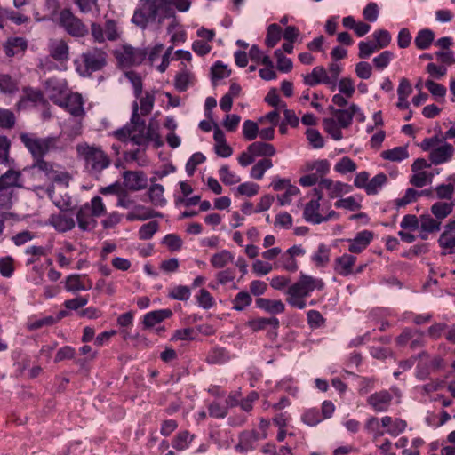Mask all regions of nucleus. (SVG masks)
Here are the masks:
<instances>
[{
    "label": "nucleus",
    "instance_id": "nucleus-27",
    "mask_svg": "<svg viewBox=\"0 0 455 455\" xmlns=\"http://www.w3.org/2000/svg\"><path fill=\"white\" fill-rule=\"evenodd\" d=\"M248 149L255 157L268 158L275 156L276 153L272 144L263 141H256L250 144Z\"/></svg>",
    "mask_w": 455,
    "mask_h": 455
},
{
    "label": "nucleus",
    "instance_id": "nucleus-11",
    "mask_svg": "<svg viewBox=\"0 0 455 455\" xmlns=\"http://www.w3.org/2000/svg\"><path fill=\"white\" fill-rule=\"evenodd\" d=\"M393 400L392 394L387 390H380L368 396L367 403L376 412H384L388 410Z\"/></svg>",
    "mask_w": 455,
    "mask_h": 455
},
{
    "label": "nucleus",
    "instance_id": "nucleus-5",
    "mask_svg": "<svg viewBox=\"0 0 455 455\" xmlns=\"http://www.w3.org/2000/svg\"><path fill=\"white\" fill-rule=\"evenodd\" d=\"M20 139L32 155L34 161L44 158L51 150L56 149L59 143L58 137L40 138L34 133H21Z\"/></svg>",
    "mask_w": 455,
    "mask_h": 455
},
{
    "label": "nucleus",
    "instance_id": "nucleus-50",
    "mask_svg": "<svg viewBox=\"0 0 455 455\" xmlns=\"http://www.w3.org/2000/svg\"><path fill=\"white\" fill-rule=\"evenodd\" d=\"M312 260L318 267L325 266L330 260V250L324 244H320L316 252L313 255Z\"/></svg>",
    "mask_w": 455,
    "mask_h": 455
},
{
    "label": "nucleus",
    "instance_id": "nucleus-45",
    "mask_svg": "<svg viewBox=\"0 0 455 455\" xmlns=\"http://www.w3.org/2000/svg\"><path fill=\"white\" fill-rule=\"evenodd\" d=\"M139 99H140V108L141 115L142 116L148 115L154 108L155 100H156L155 92H146L145 94L143 96L141 94Z\"/></svg>",
    "mask_w": 455,
    "mask_h": 455
},
{
    "label": "nucleus",
    "instance_id": "nucleus-42",
    "mask_svg": "<svg viewBox=\"0 0 455 455\" xmlns=\"http://www.w3.org/2000/svg\"><path fill=\"white\" fill-rule=\"evenodd\" d=\"M282 36V28L276 23L268 26L266 36V44L269 48H273L277 44Z\"/></svg>",
    "mask_w": 455,
    "mask_h": 455
},
{
    "label": "nucleus",
    "instance_id": "nucleus-32",
    "mask_svg": "<svg viewBox=\"0 0 455 455\" xmlns=\"http://www.w3.org/2000/svg\"><path fill=\"white\" fill-rule=\"evenodd\" d=\"M381 157L392 162H400L409 157L407 147L400 146L381 152Z\"/></svg>",
    "mask_w": 455,
    "mask_h": 455
},
{
    "label": "nucleus",
    "instance_id": "nucleus-9",
    "mask_svg": "<svg viewBox=\"0 0 455 455\" xmlns=\"http://www.w3.org/2000/svg\"><path fill=\"white\" fill-rule=\"evenodd\" d=\"M419 362L417 366V378L424 380L431 373L443 368V360L441 356H430L427 353L422 352L419 355Z\"/></svg>",
    "mask_w": 455,
    "mask_h": 455
},
{
    "label": "nucleus",
    "instance_id": "nucleus-6",
    "mask_svg": "<svg viewBox=\"0 0 455 455\" xmlns=\"http://www.w3.org/2000/svg\"><path fill=\"white\" fill-rule=\"evenodd\" d=\"M303 218L307 222L316 225L331 220H337L339 213L329 208L325 211L318 200H310L305 204Z\"/></svg>",
    "mask_w": 455,
    "mask_h": 455
},
{
    "label": "nucleus",
    "instance_id": "nucleus-19",
    "mask_svg": "<svg viewBox=\"0 0 455 455\" xmlns=\"http://www.w3.org/2000/svg\"><path fill=\"white\" fill-rule=\"evenodd\" d=\"M319 188L327 190L330 198L339 197L343 194L349 193L352 189L350 185L340 181L334 182L331 179H322L319 181Z\"/></svg>",
    "mask_w": 455,
    "mask_h": 455
},
{
    "label": "nucleus",
    "instance_id": "nucleus-21",
    "mask_svg": "<svg viewBox=\"0 0 455 455\" xmlns=\"http://www.w3.org/2000/svg\"><path fill=\"white\" fill-rule=\"evenodd\" d=\"M161 216L162 215L160 212H157L145 205L136 204L133 209L127 213L126 220L128 221L146 220L151 218Z\"/></svg>",
    "mask_w": 455,
    "mask_h": 455
},
{
    "label": "nucleus",
    "instance_id": "nucleus-2",
    "mask_svg": "<svg viewBox=\"0 0 455 455\" xmlns=\"http://www.w3.org/2000/svg\"><path fill=\"white\" fill-rule=\"evenodd\" d=\"M164 9L160 0H140L131 20L143 30L151 25L160 26L164 20L171 18Z\"/></svg>",
    "mask_w": 455,
    "mask_h": 455
},
{
    "label": "nucleus",
    "instance_id": "nucleus-38",
    "mask_svg": "<svg viewBox=\"0 0 455 455\" xmlns=\"http://www.w3.org/2000/svg\"><path fill=\"white\" fill-rule=\"evenodd\" d=\"M441 224L440 220L429 214H424L419 217V229L425 232H438L441 229Z\"/></svg>",
    "mask_w": 455,
    "mask_h": 455
},
{
    "label": "nucleus",
    "instance_id": "nucleus-7",
    "mask_svg": "<svg viewBox=\"0 0 455 455\" xmlns=\"http://www.w3.org/2000/svg\"><path fill=\"white\" fill-rule=\"evenodd\" d=\"M60 26L71 36L80 38L88 34V28L69 9H63L59 16Z\"/></svg>",
    "mask_w": 455,
    "mask_h": 455
},
{
    "label": "nucleus",
    "instance_id": "nucleus-33",
    "mask_svg": "<svg viewBox=\"0 0 455 455\" xmlns=\"http://www.w3.org/2000/svg\"><path fill=\"white\" fill-rule=\"evenodd\" d=\"M19 91L18 82L8 74H0V92L12 95Z\"/></svg>",
    "mask_w": 455,
    "mask_h": 455
},
{
    "label": "nucleus",
    "instance_id": "nucleus-30",
    "mask_svg": "<svg viewBox=\"0 0 455 455\" xmlns=\"http://www.w3.org/2000/svg\"><path fill=\"white\" fill-rule=\"evenodd\" d=\"M246 325L253 331H259L261 330H265L267 326L270 325L273 329L277 330L279 328V320L273 316V317H259L249 320L246 323Z\"/></svg>",
    "mask_w": 455,
    "mask_h": 455
},
{
    "label": "nucleus",
    "instance_id": "nucleus-8",
    "mask_svg": "<svg viewBox=\"0 0 455 455\" xmlns=\"http://www.w3.org/2000/svg\"><path fill=\"white\" fill-rule=\"evenodd\" d=\"M148 55V50L123 45L116 50L115 56L119 64L124 68L141 64Z\"/></svg>",
    "mask_w": 455,
    "mask_h": 455
},
{
    "label": "nucleus",
    "instance_id": "nucleus-59",
    "mask_svg": "<svg viewBox=\"0 0 455 455\" xmlns=\"http://www.w3.org/2000/svg\"><path fill=\"white\" fill-rule=\"evenodd\" d=\"M209 415L214 419H224L228 413L227 405H221L218 402H212L208 405Z\"/></svg>",
    "mask_w": 455,
    "mask_h": 455
},
{
    "label": "nucleus",
    "instance_id": "nucleus-25",
    "mask_svg": "<svg viewBox=\"0 0 455 455\" xmlns=\"http://www.w3.org/2000/svg\"><path fill=\"white\" fill-rule=\"evenodd\" d=\"M303 82L308 86L323 84L328 86L327 70L323 66H316L312 72L303 76Z\"/></svg>",
    "mask_w": 455,
    "mask_h": 455
},
{
    "label": "nucleus",
    "instance_id": "nucleus-26",
    "mask_svg": "<svg viewBox=\"0 0 455 455\" xmlns=\"http://www.w3.org/2000/svg\"><path fill=\"white\" fill-rule=\"evenodd\" d=\"M65 288L68 291H87L92 288V282L83 280L79 275H70L66 279Z\"/></svg>",
    "mask_w": 455,
    "mask_h": 455
},
{
    "label": "nucleus",
    "instance_id": "nucleus-44",
    "mask_svg": "<svg viewBox=\"0 0 455 455\" xmlns=\"http://www.w3.org/2000/svg\"><path fill=\"white\" fill-rule=\"evenodd\" d=\"M252 302V299L249 292L240 291L232 300V308L235 311H243Z\"/></svg>",
    "mask_w": 455,
    "mask_h": 455
},
{
    "label": "nucleus",
    "instance_id": "nucleus-40",
    "mask_svg": "<svg viewBox=\"0 0 455 455\" xmlns=\"http://www.w3.org/2000/svg\"><path fill=\"white\" fill-rule=\"evenodd\" d=\"M434 32L430 29L426 28L420 30L418 33L414 43L418 49L426 50L431 45L432 42L434 41Z\"/></svg>",
    "mask_w": 455,
    "mask_h": 455
},
{
    "label": "nucleus",
    "instance_id": "nucleus-47",
    "mask_svg": "<svg viewBox=\"0 0 455 455\" xmlns=\"http://www.w3.org/2000/svg\"><path fill=\"white\" fill-rule=\"evenodd\" d=\"M47 194L52 203L61 211H65L70 206L71 200L69 196H57L53 186H50L47 188Z\"/></svg>",
    "mask_w": 455,
    "mask_h": 455
},
{
    "label": "nucleus",
    "instance_id": "nucleus-51",
    "mask_svg": "<svg viewBox=\"0 0 455 455\" xmlns=\"http://www.w3.org/2000/svg\"><path fill=\"white\" fill-rule=\"evenodd\" d=\"M433 174L427 172H413L410 178V183L417 188H423L432 181Z\"/></svg>",
    "mask_w": 455,
    "mask_h": 455
},
{
    "label": "nucleus",
    "instance_id": "nucleus-22",
    "mask_svg": "<svg viewBox=\"0 0 455 455\" xmlns=\"http://www.w3.org/2000/svg\"><path fill=\"white\" fill-rule=\"evenodd\" d=\"M355 261V256L345 253L335 259L334 270L340 275L347 276L353 273V267Z\"/></svg>",
    "mask_w": 455,
    "mask_h": 455
},
{
    "label": "nucleus",
    "instance_id": "nucleus-58",
    "mask_svg": "<svg viewBox=\"0 0 455 455\" xmlns=\"http://www.w3.org/2000/svg\"><path fill=\"white\" fill-rule=\"evenodd\" d=\"M16 118L10 109L0 108V127L12 129L15 125Z\"/></svg>",
    "mask_w": 455,
    "mask_h": 455
},
{
    "label": "nucleus",
    "instance_id": "nucleus-3",
    "mask_svg": "<svg viewBox=\"0 0 455 455\" xmlns=\"http://www.w3.org/2000/svg\"><path fill=\"white\" fill-rule=\"evenodd\" d=\"M79 158L84 162V166L92 175H99L111 164V159L100 146L82 142L76 147Z\"/></svg>",
    "mask_w": 455,
    "mask_h": 455
},
{
    "label": "nucleus",
    "instance_id": "nucleus-41",
    "mask_svg": "<svg viewBox=\"0 0 455 455\" xmlns=\"http://www.w3.org/2000/svg\"><path fill=\"white\" fill-rule=\"evenodd\" d=\"M327 70V82L328 87L331 91H335L337 88V82L339 80V76L341 73V66L337 62H331L328 66Z\"/></svg>",
    "mask_w": 455,
    "mask_h": 455
},
{
    "label": "nucleus",
    "instance_id": "nucleus-61",
    "mask_svg": "<svg viewBox=\"0 0 455 455\" xmlns=\"http://www.w3.org/2000/svg\"><path fill=\"white\" fill-rule=\"evenodd\" d=\"M275 56L277 59V68L279 71L287 73L292 69L291 60L284 56L280 49L275 51Z\"/></svg>",
    "mask_w": 455,
    "mask_h": 455
},
{
    "label": "nucleus",
    "instance_id": "nucleus-10",
    "mask_svg": "<svg viewBox=\"0 0 455 455\" xmlns=\"http://www.w3.org/2000/svg\"><path fill=\"white\" fill-rule=\"evenodd\" d=\"M56 105L65 108L75 117H83L85 114L84 100L79 93H68L63 99L56 101Z\"/></svg>",
    "mask_w": 455,
    "mask_h": 455
},
{
    "label": "nucleus",
    "instance_id": "nucleus-43",
    "mask_svg": "<svg viewBox=\"0 0 455 455\" xmlns=\"http://www.w3.org/2000/svg\"><path fill=\"white\" fill-rule=\"evenodd\" d=\"M422 194L423 192L409 188L403 197L395 200V205L397 209L405 207L407 204L415 202Z\"/></svg>",
    "mask_w": 455,
    "mask_h": 455
},
{
    "label": "nucleus",
    "instance_id": "nucleus-16",
    "mask_svg": "<svg viewBox=\"0 0 455 455\" xmlns=\"http://www.w3.org/2000/svg\"><path fill=\"white\" fill-rule=\"evenodd\" d=\"M373 239V233L369 230H363L356 234L353 239H347V250L351 253H361L364 251Z\"/></svg>",
    "mask_w": 455,
    "mask_h": 455
},
{
    "label": "nucleus",
    "instance_id": "nucleus-18",
    "mask_svg": "<svg viewBox=\"0 0 455 455\" xmlns=\"http://www.w3.org/2000/svg\"><path fill=\"white\" fill-rule=\"evenodd\" d=\"M49 223L60 233L72 230L76 226L74 218L67 212L62 211L58 214H52L49 219Z\"/></svg>",
    "mask_w": 455,
    "mask_h": 455
},
{
    "label": "nucleus",
    "instance_id": "nucleus-53",
    "mask_svg": "<svg viewBox=\"0 0 455 455\" xmlns=\"http://www.w3.org/2000/svg\"><path fill=\"white\" fill-rule=\"evenodd\" d=\"M356 167V164L351 158L344 156L335 164L334 169L339 173L346 174L355 172Z\"/></svg>",
    "mask_w": 455,
    "mask_h": 455
},
{
    "label": "nucleus",
    "instance_id": "nucleus-35",
    "mask_svg": "<svg viewBox=\"0 0 455 455\" xmlns=\"http://www.w3.org/2000/svg\"><path fill=\"white\" fill-rule=\"evenodd\" d=\"M164 188L161 184H152L148 191L149 201L156 206H164L166 204V199L164 196Z\"/></svg>",
    "mask_w": 455,
    "mask_h": 455
},
{
    "label": "nucleus",
    "instance_id": "nucleus-63",
    "mask_svg": "<svg viewBox=\"0 0 455 455\" xmlns=\"http://www.w3.org/2000/svg\"><path fill=\"white\" fill-rule=\"evenodd\" d=\"M243 134L247 140H252L259 134V126L257 123L251 120H246L243 125Z\"/></svg>",
    "mask_w": 455,
    "mask_h": 455
},
{
    "label": "nucleus",
    "instance_id": "nucleus-13",
    "mask_svg": "<svg viewBox=\"0 0 455 455\" xmlns=\"http://www.w3.org/2000/svg\"><path fill=\"white\" fill-rule=\"evenodd\" d=\"M123 178L124 187L131 191H139L147 188V176L141 171H125Z\"/></svg>",
    "mask_w": 455,
    "mask_h": 455
},
{
    "label": "nucleus",
    "instance_id": "nucleus-17",
    "mask_svg": "<svg viewBox=\"0 0 455 455\" xmlns=\"http://www.w3.org/2000/svg\"><path fill=\"white\" fill-rule=\"evenodd\" d=\"M44 85L49 98L55 104L68 93L66 83L57 78L47 79Z\"/></svg>",
    "mask_w": 455,
    "mask_h": 455
},
{
    "label": "nucleus",
    "instance_id": "nucleus-46",
    "mask_svg": "<svg viewBox=\"0 0 455 455\" xmlns=\"http://www.w3.org/2000/svg\"><path fill=\"white\" fill-rule=\"evenodd\" d=\"M387 176L380 172L375 175L370 181L366 188V193L368 195H375L379 190L387 183Z\"/></svg>",
    "mask_w": 455,
    "mask_h": 455
},
{
    "label": "nucleus",
    "instance_id": "nucleus-37",
    "mask_svg": "<svg viewBox=\"0 0 455 455\" xmlns=\"http://www.w3.org/2000/svg\"><path fill=\"white\" fill-rule=\"evenodd\" d=\"M323 126L324 131L334 140H340L343 138L341 126L339 123L331 117L324 118L323 120Z\"/></svg>",
    "mask_w": 455,
    "mask_h": 455
},
{
    "label": "nucleus",
    "instance_id": "nucleus-60",
    "mask_svg": "<svg viewBox=\"0 0 455 455\" xmlns=\"http://www.w3.org/2000/svg\"><path fill=\"white\" fill-rule=\"evenodd\" d=\"M373 40L377 44V46L380 49L385 48L389 45L391 42V35L386 29H379L376 30L372 34Z\"/></svg>",
    "mask_w": 455,
    "mask_h": 455
},
{
    "label": "nucleus",
    "instance_id": "nucleus-34",
    "mask_svg": "<svg viewBox=\"0 0 455 455\" xmlns=\"http://www.w3.org/2000/svg\"><path fill=\"white\" fill-rule=\"evenodd\" d=\"M194 439V435L188 430L179 432L172 441V446L177 451H184L188 448Z\"/></svg>",
    "mask_w": 455,
    "mask_h": 455
},
{
    "label": "nucleus",
    "instance_id": "nucleus-23",
    "mask_svg": "<svg viewBox=\"0 0 455 455\" xmlns=\"http://www.w3.org/2000/svg\"><path fill=\"white\" fill-rule=\"evenodd\" d=\"M255 302L258 308L271 315L282 314L285 311V305L281 299L258 298Z\"/></svg>",
    "mask_w": 455,
    "mask_h": 455
},
{
    "label": "nucleus",
    "instance_id": "nucleus-39",
    "mask_svg": "<svg viewBox=\"0 0 455 455\" xmlns=\"http://www.w3.org/2000/svg\"><path fill=\"white\" fill-rule=\"evenodd\" d=\"M233 254L229 251L223 250L218 253L213 254L210 262L214 268H223L228 263L233 262Z\"/></svg>",
    "mask_w": 455,
    "mask_h": 455
},
{
    "label": "nucleus",
    "instance_id": "nucleus-48",
    "mask_svg": "<svg viewBox=\"0 0 455 455\" xmlns=\"http://www.w3.org/2000/svg\"><path fill=\"white\" fill-rule=\"evenodd\" d=\"M219 176L220 180L226 185H233L240 182L241 178L231 172L228 165H223L219 170Z\"/></svg>",
    "mask_w": 455,
    "mask_h": 455
},
{
    "label": "nucleus",
    "instance_id": "nucleus-57",
    "mask_svg": "<svg viewBox=\"0 0 455 455\" xmlns=\"http://www.w3.org/2000/svg\"><path fill=\"white\" fill-rule=\"evenodd\" d=\"M158 230V223L156 221H149L142 225L139 229V237L141 240H148Z\"/></svg>",
    "mask_w": 455,
    "mask_h": 455
},
{
    "label": "nucleus",
    "instance_id": "nucleus-4",
    "mask_svg": "<svg viewBox=\"0 0 455 455\" xmlns=\"http://www.w3.org/2000/svg\"><path fill=\"white\" fill-rule=\"evenodd\" d=\"M80 59L81 62L75 60L76 69L80 76L86 77L106 67L108 53L103 48L93 47L83 52Z\"/></svg>",
    "mask_w": 455,
    "mask_h": 455
},
{
    "label": "nucleus",
    "instance_id": "nucleus-29",
    "mask_svg": "<svg viewBox=\"0 0 455 455\" xmlns=\"http://www.w3.org/2000/svg\"><path fill=\"white\" fill-rule=\"evenodd\" d=\"M172 315V312L170 309L155 310L147 313L143 318V324L145 328H151L156 323H161L164 319H167Z\"/></svg>",
    "mask_w": 455,
    "mask_h": 455
},
{
    "label": "nucleus",
    "instance_id": "nucleus-55",
    "mask_svg": "<svg viewBox=\"0 0 455 455\" xmlns=\"http://www.w3.org/2000/svg\"><path fill=\"white\" fill-rule=\"evenodd\" d=\"M301 420L307 426L315 427L323 420V418L316 409H308L301 416Z\"/></svg>",
    "mask_w": 455,
    "mask_h": 455
},
{
    "label": "nucleus",
    "instance_id": "nucleus-14",
    "mask_svg": "<svg viewBox=\"0 0 455 455\" xmlns=\"http://www.w3.org/2000/svg\"><path fill=\"white\" fill-rule=\"evenodd\" d=\"M78 228L84 232L92 231L97 226L95 216L90 212L89 204H84L76 212Z\"/></svg>",
    "mask_w": 455,
    "mask_h": 455
},
{
    "label": "nucleus",
    "instance_id": "nucleus-1",
    "mask_svg": "<svg viewBox=\"0 0 455 455\" xmlns=\"http://www.w3.org/2000/svg\"><path fill=\"white\" fill-rule=\"evenodd\" d=\"M323 288L322 279L301 273L298 281L288 286L286 301L291 307L304 309L307 307L306 298L315 290L322 291Z\"/></svg>",
    "mask_w": 455,
    "mask_h": 455
},
{
    "label": "nucleus",
    "instance_id": "nucleus-62",
    "mask_svg": "<svg viewBox=\"0 0 455 455\" xmlns=\"http://www.w3.org/2000/svg\"><path fill=\"white\" fill-rule=\"evenodd\" d=\"M132 133L131 135V141L138 146H146V126L140 124L137 127L132 128Z\"/></svg>",
    "mask_w": 455,
    "mask_h": 455
},
{
    "label": "nucleus",
    "instance_id": "nucleus-52",
    "mask_svg": "<svg viewBox=\"0 0 455 455\" xmlns=\"http://www.w3.org/2000/svg\"><path fill=\"white\" fill-rule=\"evenodd\" d=\"M439 245L448 253H455V234L443 232L438 239Z\"/></svg>",
    "mask_w": 455,
    "mask_h": 455
},
{
    "label": "nucleus",
    "instance_id": "nucleus-12",
    "mask_svg": "<svg viewBox=\"0 0 455 455\" xmlns=\"http://www.w3.org/2000/svg\"><path fill=\"white\" fill-rule=\"evenodd\" d=\"M48 52L49 56L60 64L69 60V46L64 39L50 40Z\"/></svg>",
    "mask_w": 455,
    "mask_h": 455
},
{
    "label": "nucleus",
    "instance_id": "nucleus-24",
    "mask_svg": "<svg viewBox=\"0 0 455 455\" xmlns=\"http://www.w3.org/2000/svg\"><path fill=\"white\" fill-rule=\"evenodd\" d=\"M0 185L12 191L15 188H22L21 172L9 169L0 176Z\"/></svg>",
    "mask_w": 455,
    "mask_h": 455
},
{
    "label": "nucleus",
    "instance_id": "nucleus-54",
    "mask_svg": "<svg viewBox=\"0 0 455 455\" xmlns=\"http://www.w3.org/2000/svg\"><path fill=\"white\" fill-rule=\"evenodd\" d=\"M146 146L149 141H153L156 148L163 146V141L158 133V127L152 123H149L146 128Z\"/></svg>",
    "mask_w": 455,
    "mask_h": 455
},
{
    "label": "nucleus",
    "instance_id": "nucleus-15",
    "mask_svg": "<svg viewBox=\"0 0 455 455\" xmlns=\"http://www.w3.org/2000/svg\"><path fill=\"white\" fill-rule=\"evenodd\" d=\"M328 110L336 117V121L342 128H347L351 125L355 113L359 111V107L355 104H351L348 108L340 109L329 106Z\"/></svg>",
    "mask_w": 455,
    "mask_h": 455
},
{
    "label": "nucleus",
    "instance_id": "nucleus-36",
    "mask_svg": "<svg viewBox=\"0 0 455 455\" xmlns=\"http://www.w3.org/2000/svg\"><path fill=\"white\" fill-rule=\"evenodd\" d=\"M273 167V163L269 158H262L258 161L251 169V178L259 180L263 178L264 173Z\"/></svg>",
    "mask_w": 455,
    "mask_h": 455
},
{
    "label": "nucleus",
    "instance_id": "nucleus-31",
    "mask_svg": "<svg viewBox=\"0 0 455 455\" xmlns=\"http://www.w3.org/2000/svg\"><path fill=\"white\" fill-rule=\"evenodd\" d=\"M454 204L452 202L438 201L431 206V213L442 222L452 212Z\"/></svg>",
    "mask_w": 455,
    "mask_h": 455
},
{
    "label": "nucleus",
    "instance_id": "nucleus-28",
    "mask_svg": "<svg viewBox=\"0 0 455 455\" xmlns=\"http://www.w3.org/2000/svg\"><path fill=\"white\" fill-rule=\"evenodd\" d=\"M28 47V43L23 37L9 38L4 44V51L8 57L23 52Z\"/></svg>",
    "mask_w": 455,
    "mask_h": 455
},
{
    "label": "nucleus",
    "instance_id": "nucleus-20",
    "mask_svg": "<svg viewBox=\"0 0 455 455\" xmlns=\"http://www.w3.org/2000/svg\"><path fill=\"white\" fill-rule=\"evenodd\" d=\"M455 152L453 146L450 143L433 148L429 154V159L434 164H442L451 159Z\"/></svg>",
    "mask_w": 455,
    "mask_h": 455
},
{
    "label": "nucleus",
    "instance_id": "nucleus-56",
    "mask_svg": "<svg viewBox=\"0 0 455 455\" xmlns=\"http://www.w3.org/2000/svg\"><path fill=\"white\" fill-rule=\"evenodd\" d=\"M337 86L340 93L345 95L347 98H351L355 92V87L353 80L349 77H344L337 82Z\"/></svg>",
    "mask_w": 455,
    "mask_h": 455
},
{
    "label": "nucleus",
    "instance_id": "nucleus-64",
    "mask_svg": "<svg viewBox=\"0 0 455 455\" xmlns=\"http://www.w3.org/2000/svg\"><path fill=\"white\" fill-rule=\"evenodd\" d=\"M191 292L188 286H175L170 292L169 297L176 300L186 301L190 298Z\"/></svg>",
    "mask_w": 455,
    "mask_h": 455
},
{
    "label": "nucleus",
    "instance_id": "nucleus-49",
    "mask_svg": "<svg viewBox=\"0 0 455 455\" xmlns=\"http://www.w3.org/2000/svg\"><path fill=\"white\" fill-rule=\"evenodd\" d=\"M359 52L358 57L361 59H367L372 53L378 52L380 48L377 46L374 40L372 41H362L358 44Z\"/></svg>",
    "mask_w": 455,
    "mask_h": 455
}]
</instances>
